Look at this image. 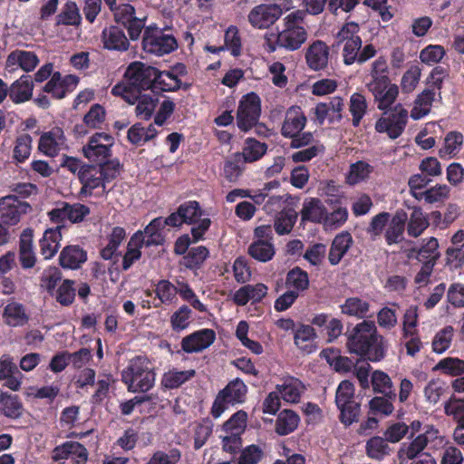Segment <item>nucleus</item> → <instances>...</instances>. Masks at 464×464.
Listing matches in <instances>:
<instances>
[{
	"mask_svg": "<svg viewBox=\"0 0 464 464\" xmlns=\"http://www.w3.org/2000/svg\"><path fill=\"white\" fill-rule=\"evenodd\" d=\"M158 73L157 67L140 61L132 62L127 66L123 80L111 88V93L122 98L126 102H133L140 92L147 90L159 93Z\"/></svg>",
	"mask_w": 464,
	"mask_h": 464,
	"instance_id": "f257e3e1",
	"label": "nucleus"
},
{
	"mask_svg": "<svg viewBox=\"0 0 464 464\" xmlns=\"http://www.w3.org/2000/svg\"><path fill=\"white\" fill-rule=\"evenodd\" d=\"M346 345L351 353L371 362H380L386 354L384 338L378 334L372 321L364 320L357 324L347 334Z\"/></svg>",
	"mask_w": 464,
	"mask_h": 464,
	"instance_id": "f03ea898",
	"label": "nucleus"
},
{
	"mask_svg": "<svg viewBox=\"0 0 464 464\" xmlns=\"http://www.w3.org/2000/svg\"><path fill=\"white\" fill-rule=\"evenodd\" d=\"M370 75L372 80L367 87L374 97L377 108L380 111L388 110L399 95V87L392 83L387 61L383 56L372 63Z\"/></svg>",
	"mask_w": 464,
	"mask_h": 464,
	"instance_id": "7ed1b4c3",
	"label": "nucleus"
},
{
	"mask_svg": "<svg viewBox=\"0 0 464 464\" xmlns=\"http://www.w3.org/2000/svg\"><path fill=\"white\" fill-rule=\"evenodd\" d=\"M155 372L151 362L145 356H135L121 372V381L133 392H146L155 383Z\"/></svg>",
	"mask_w": 464,
	"mask_h": 464,
	"instance_id": "20e7f679",
	"label": "nucleus"
},
{
	"mask_svg": "<svg viewBox=\"0 0 464 464\" xmlns=\"http://www.w3.org/2000/svg\"><path fill=\"white\" fill-rule=\"evenodd\" d=\"M305 16V11L295 10L284 18L285 28L277 34L276 38L280 47L295 51L305 43L308 35L304 28Z\"/></svg>",
	"mask_w": 464,
	"mask_h": 464,
	"instance_id": "39448f33",
	"label": "nucleus"
},
{
	"mask_svg": "<svg viewBox=\"0 0 464 464\" xmlns=\"http://www.w3.org/2000/svg\"><path fill=\"white\" fill-rule=\"evenodd\" d=\"M178 48V41L172 34H167L156 24L145 28L142 37L144 52L156 56L169 54Z\"/></svg>",
	"mask_w": 464,
	"mask_h": 464,
	"instance_id": "423d86ee",
	"label": "nucleus"
},
{
	"mask_svg": "<svg viewBox=\"0 0 464 464\" xmlns=\"http://www.w3.org/2000/svg\"><path fill=\"white\" fill-rule=\"evenodd\" d=\"M408 122V111L401 103L390 111H383L382 115L375 122V130L386 133L392 140H396L404 131Z\"/></svg>",
	"mask_w": 464,
	"mask_h": 464,
	"instance_id": "0eeeda50",
	"label": "nucleus"
},
{
	"mask_svg": "<svg viewBox=\"0 0 464 464\" xmlns=\"http://www.w3.org/2000/svg\"><path fill=\"white\" fill-rule=\"evenodd\" d=\"M261 114V100L256 92L243 95L237 111V125L246 132L256 126Z\"/></svg>",
	"mask_w": 464,
	"mask_h": 464,
	"instance_id": "6e6552de",
	"label": "nucleus"
},
{
	"mask_svg": "<svg viewBox=\"0 0 464 464\" xmlns=\"http://www.w3.org/2000/svg\"><path fill=\"white\" fill-rule=\"evenodd\" d=\"M114 145V139L106 132H96L90 137L88 143L83 146V155L90 162L98 165L111 159V148Z\"/></svg>",
	"mask_w": 464,
	"mask_h": 464,
	"instance_id": "1a4fd4ad",
	"label": "nucleus"
},
{
	"mask_svg": "<svg viewBox=\"0 0 464 464\" xmlns=\"http://www.w3.org/2000/svg\"><path fill=\"white\" fill-rule=\"evenodd\" d=\"M304 391V384L298 379L291 378L277 385L276 390L265 399L263 406H281V399L287 403H298Z\"/></svg>",
	"mask_w": 464,
	"mask_h": 464,
	"instance_id": "9d476101",
	"label": "nucleus"
},
{
	"mask_svg": "<svg viewBox=\"0 0 464 464\" xmlns=\"http://www.w3.org/2000/svg\"><path fill=\"white\" fill-rule=\"evenodd\" d=\"M371 382L374 392L382 396L372 399L368 406H392L396 392L390 376L384 372L375 371L372 374Z\"/></svg>",
	"mask_w": 464,
	"mask_h": 464,
	"instance_id": "9b49d317",
	"label": "nucleus"
},
{
	"mask_svg": "<svg viewBox=\"0 0 464 464\" xmlns=\"http://www.w3.org/2000/svg\"><path fill=\"white\" fill-rule=\"evenodd\" d=\"M283 14L279 5L261 4L255 6L248 14L249 24L257 29H266L273 25Z\"/></svg>",
	"mask_w": 464,
	"mask_h": 464,
	"instance_id": "f8f14e48",
	"label": "nucleus"
},
{
	"mask_svg": "<svg viewBox=\"0 0 464 464\" xmlns=\"http://www.w3.org/2000/svg\"><path fill=\"white\" fill-rule=\"evenodd\" d=\"M30 209V204L20 200L16 196L9 195L0 198V218L4 224H17L21 216Z\"/></svg>",
	"mask_w": 464,
	"mask_h": 464,
	"instance_id": "ddd939ff",
	"label": "nucleus"
},
{
	"mask_svg": "<svg viewBox=\"0 0 464 464\" xmlns=\"http://www.w3.org/2000/svg\"><path fill=\"white\" fill-rule=\"evenodd\" d=\"M79 82V78L72 74L62 76L60 72H54L44 86V92L51 94L53 99H63L72 92Z\"/></svg>",
	"mask_w": 464,
	"mask_h": 464,
	"instance_id": "4468645a",
	"label": "nucleus"
},
{
	"mask_svg": "<svg viewBox=\"0 0 464 464\" xmlns=\"http://www.w3.org/2000/svg\"><path fill=\"white\" fill-rule=\"evenodd\" d=\"M66 138L63 130L53 127L41 134L38 140V150L47 157H56L65 146Z\"/></svg>",
	"mask_w": 464,
	"mask_h": 464,
	"instance_id": "2eb2a0df",
	"label": "nucleus"
},
{
	"mask_svg": "<svg viewBox=\"0 0 464 464\" xmlns=\"http://www.w3.org/2000/svg\"><path fill=\"white\" fill-rule=\"evenodd\" d=\"M79 180L82 183L81 194L92 195L96 188H102V194H107L106 183L96 165H83L79 169Z\"/></svg>",
	"mask_w": 464,
	"mask_h": 464,
	"instance_id": "dca6fc26",
	"label": "nucleus"
},
{
	"mask_svg": "<svg viewBox=\"0 0 464 464\" xmlns=\"http://www.w3.org/2000/svg\"><path fill=\"white\" fill-rule=\"evenodd\" d=\"M216 339L212 329L204 328L185 336L181 340V349L187 353L202 352L209 347Z\"/></svg>",
	"mask_w": 464,
	"mask_h": 464,
	"instance_id": "f3484780",
	"label": "nucleus"
},
{
	"mask_svg": "<svg viewBox=\"0 0 464 464\" xmlns=\"http://www.w3.org/2000/svg\"><path fill=\"white\" fill-rule=\"evenodd\" d=\"M329 56V47L322 40L314 41L306 49L304 55L308 68L314 72L327 68Z\"/></svg>",
	"mask_w": 464,
	"mask_h": 464,
	"instance_id": "a211bd4d",
	"label": "nucleus"
},
{
	"mask_svg": "<svg viewBox=\"0 0 464 464\" xmlns=\"http://www.w3.org/2000/svg\"><path fill=\"white\" fill-rule=\"evenodd\" d=\"M246 394V386L239 379L229 382L217 395L212 406L243 403Z\"/></svg>",
	"mask_w": 464,
	"mask_h": 464,
	"instance_id": "6ab92c4d",
	"label": "nucleus"
},
{
	"mask_svg": "<svg viewBox=\"0 0 464 464\" xmlns=\"http://www.w3.org/2000/svg\"><path fill=\"white\" fill-rule=\"evenodd\" d=\"M161 217L155 218L146 226L144 232L138 231L131 237V243L138 241L146 246L162 245L165 241Z\"/></svg>",
	"mask_w": 464,
	"mask_h": 464,
	"instance_id": "aec40b11",
	"label": "nucleus"
},
{
	"mask_svg": "<svg viewBox=\"0 0 464 464\" xmlns=\"http://www.w3.org/2000/svg\"><path fill=\"white\" fill-rule=\"evenodd\" d=\"M408 214L404 209H397L388 222L384 233L385 242L388 246L401 243L404 239Z\"/></svg>",
	"mask_w": 464,
	"mask_h": 464,
	"instance_id": "412c9836",
	"label": "nucleus"
},
{
	"mask_svg": "<svg viewBox=\"0 0 464 464\" xmlns=\"http://www.w3.org/2000/svg\"><path fill=\"white\" fill-rule=\"evenodd\" d=\"M306 121V117L301 107L291 106L285 112L281 135L285 138L295 136L304 129Z\"/></svg>",
	"mask_w": 464,
	"mask_h": 464,
	"instance_id": "4be33fe9",
	"label": "nucleus"
},
{
	"mask_svg": "<svg viewBox=\"0 0 464 464\" xmlns=\"http://www.w3.org/2000/svg\"><path fill=\"white\" fill-rule=\"evenodd\" d=\"M440 256L439 242L434 237L422 239L420 247H411L408 253V257L411 259L415 258L424 264L431 262L433 265H436Z\"/></svg>",
	"mask_w": 464,
	"mask_h": 464,
	"instance_id": "5701e85b",
	"label": "nucleus"
},
{
	"mask_svg": "<svg viewBox=\"0 0 464 464\" xmlns=\"http://www.w3.org/2000/svg\"><path fill=\"white\" fill-rule=\"evenodd\" d=\"M86 261L87 251L79 245H68L59 255V264L64 269H79Z\"/></svg>",
	"mask_w": 464,
	"mask_h": 464,
	"instance_id": "b1692460",
	"label": "nucleus"
},
{
	"mask_svg": "<svg viewBox=\"0 0 464 464\" xmlns=\"http://www.w3.org/2000/svg\"><path fill=\"white\" fill-rule=\"evenodd\" d=\"M353 245L352 235L347 231L337 234L330 246L328 261L332 266H337Z\"/></svg>",
	"mask_w": 464,
	"mask_h": 464,
	"instance_id": "393cba45",
	"label": "nucleus"
},
{
	"mask_svg": "<svg viewBox=\"0 0 464 464\" xmlns=\"http://www.w3.org/2000/svg\"><path fill=\"white\" fill-rule=\"evenodd\" d=\"M65 228V225H62L44 231L43 237L39 241V246L41 255L45 259L52 258L57 253L62 240V230Z\"/></svg>",
	"mask_w": 464,
	"mask_h": 464,
	"instance_id": "a878e982",
	"label": "nucleus"
},
{
	"mask_svg": "<svg viewBox=\"0 0 464 464\" xmlns=\"http://www.w3.org/2000/svg\"><path fill=\"white\" fill-rule=\"evenodd\" d=\"M430 222L428 216L420 206L411 208V213L408 216L406 222V232L410 237L417 238L420 237L430 227Z\"/></svg>",
	"mask_w": 464,
	"mask_h": 464,
	"instance_id": "bb28decb",
	"label": "nucleus"
},
{
	"mask_svg": "<svg viewBox=\"0 0 464 464\" xmlns=\"http://www.w3.org/2000/svg\"><path fill=\"white\" fill-rule=\"evenodd\" d=\"M34 82L31 75L24 74L8 88V95L13 102L18 104L32 98Z\"/></svg>",
	"mask_w": 464,
	"mask_h": 464,
	"instance_id": "cd10ccee",
	"label": "nucleus"
},
{
	"mask_svg": "<svg viewBox=\"0 0 464 464\" xmlns=\"http://www.w3.org/2000/svg\"><path fill=\"white\" fill-rule=\"evenodd\" d=\"M301 223H321L326 218V208L317 198H306L300 212Z\"/></svg>",
	"mask_w": 464,
	"mask_h": 464,
	"instance_id": "c85d7f7f",
	"label": "nucleus"
},
{
	"mask_svg": "<svg viewBox=\"0 0 464 464\" xmlns=\"http://www.w3.org/2000/svg\"><path fill=\"white\" fill-rule=\"evenodd\" d=\"M102 43L105 49L126 51L130 43L124 32L118 26H110L102 31Z\"/></svg>",
	"mask_w": 464,
	"mask_h": 464,
	"instance_id": "c756f323",
	"label": "nucleus"
},
{
	"mask_svg": "<svg viewBox=\"0 0 464 464\" xmlns=\"http://www.w3.org/2000/svg\"><path fill=\"white\" fill-rule=\"evenodd\" d=\"M267 144L261 142L255 138H247L245 140L242 152H237V159L241 158L243 162L251 163L259 160L267 151Z\"/></svg>",
	"mask_w": 464,
	"mask_h": 464,
	"instance_id": "7c9ffc66",
	"label": "nucleus"
},
{
	"mask_svg": "<svg viewBox=\"0 0 464 464\" xmlns=\"http://www.w3.org/2000/svg\"><path fill=\"white\" fill-rule=\"evenodd\" d=\"M315 337L314 329L308 324H298L294 333L295 344L306 353L315 351V345L314 344Z\"/></svg>",
	"mask_w": 464,
	"mask_h": 464,
	"instance_id": "2f4dec72",
	"label": "nucleus"
},
{
	"mask_svg": "<svg viewBox=\"0 0 464 464\" xmlns=\"http://www.w3.org/2000/svg\"><path fill=\"white\" fill-rule=\"evenodd\" d=\"M158 135V130L153 124H150L145 128L141 123L133 124L127 132V140L130 143L135 146H141L148 141L155 139Z\"/></svg>",
	"mask_w": 464,
	"mask_h": 464,
	"instance_id": "473e14b6",
	"label": "nucleus"
},
{
	"mask_svg": "<svg viewBox=\"0 0 464 464\" xmlns=\"http://www.w3.org/2000/svg\"><path fill=\"white\" fill-rule=\"evenodd\" d=\"M39 63L37 55L29 51L16 50L10 53L6 59V66L18 64L24 71L32 72Z\"/></svg>",
	"mask_w": 464,
	"mask_h": 464,
	"instance_id": "72a5a7b5",
	"label": "nucleus"
},
{
	"mask_svg": "<svg viewBox=\"0 0 464 464\" xmlns=\"http://www.w3.org/2000/svg\"><path fill=\"white\" fill-rule=\"evenodd\" d=\"M247 254L258 262L266 263L274 258L276 249L273 242L254 240L248 246Z\"/></svg>",
	"mask_w": 464,
	"mask_h": 464,
	"instance_id": "f704fd0d",
	"label": "nucleus"
},
{
	"mask_svg": "<svg viewBox=\"0 0 464 464\" xmlns=\"http://www.w3.org/2000/svg\"><path fill=\"white\" fill-rule=\"evenodd\" d=\"M158 102V98H154L150 94H142V92H140L133 102L128 103L131 105L136 103L135 114L137 118L140 120L148 121L153 115Z\"/></svg>",
	"mask_w": 464,
	"mask_h": 464,
	"instance_id": "c9c22d12",
	"label": "nucleus"
},
{
	"mask_svg": "<svg viewBox=\"0 0 464 464\" xmlns=\"http://www.w3.org/2000/svg\"><path fill=\"white\" fill-rule=\"evenodd\" d=\"M435 95L436 92L433 89L423 90L415 100V105L411 111V117L413 120H420L429 114L432 102L435 100Z\"/></svg>",
	"mask_w": 464,
	"mask_h": 464,
	"instance_id": "e433bc0d",
	"label": "nucleus"
},
{
	"mask_svg": "<svg viewBox=\"0 0 464 464\" xmlns=\"http://www.w3.org/2000/svg\"><path fill=\"white\" fill-rule=\"evenodd\" d=\"M299 420V416L295 411L285 408L277 416L276 432L281 436L292 433L297 428Z\"/></svg>",
	"mask_w": 464,
	"mask_h": 464,
	"instance_id": "4c0bfd02",
	"label": "nucleus"
},
{
	"mask_svg": "<svg viewBox=\"0 0 464 464\" xmlns=\"http://www.w3.org/2000/svg\"><path fill=\"white\" fill-rule=\"evenodd\" d=\"M285 285L286 288L298 294L304 292L309 287L308 273L299 266H295L287 272Z\"/></svg>",
	"mask_w": 464,
	"mask_h": 464,
	"instance_id": "58836bf2",
	"label": "nucleus"
},
{
	"mask_svg": "<svg viewBox=\"0 0 464 464\" xmlns=\"http://www.w3.org/2000/svg\"><path fill=\"white\" fill-rule=\"evenodd\" d=\"M209 256V250L204 246L191 247L182 257L180 264L189 270L199 269Z\"/></svg>",
	"mask_w": 464,
	"mask_h": 464,
	"instance_id": "ea45409f",
	"label": "nucleus"
},
{
	"mask_svg": "<svg viewBox=\"0 0 464 464\" xmlns=\"http://www.w3.org/2000/svg\"><path fill=\"white\" fill-rule=\"evenodd\" d=\"M427 435H418L411 442L401 444L398 451V457L401 461L405 459H413L422 454V450L427 446Z\"/></svg>",
	"mask_w": 464,
	"mask_h": 464,
	"instance_id": "a19ab883",
	"label": "nucleus"
},
{
	"mask_svg": "<svg viewBox=\"0 0 464 464\" xmlns=\"http://www.w3.org/2000/svg\"><path fill=\"white\" fill-rule=\"evenodd\" d=\"M298 218L297 212L293 208H285L275 218L274 228L279 236L289 234Z\"/></svg>",
	"mask_w": 464,
	"mask_h": 464,
	"instance_id": "79ce46f5",
	"label": "nucleus"
},
{
	"mask_svg": "<svg viewBox=\"0 0 464 464\" xmlns=\"http://www.w3.org/2000/svg\"><path fill=\"white\" fill-rule=\"evenodd\" d=\"M3 317L5 324L10 326L24 325L28 320L24 305L16 302L9 303L5 306Z\"/></svg>",
	"mask_w": 464,
	"mask_h": 464,
	"instance_id": "37998d69",
	"label": "nucleus"
},
{
	"mask_svg": "<svg viewBox=\"0 0 464 464\" xmlns=\"http://www.w3.org/2000/svg\"><path fill=\"white\" fill-rule=\"evenodd\" d=\"M125 237V229L121 227H114L108 236V244L100 251L102 258L104 260L111 259Z\"/></svg>",
	"mask_w": 464,
	"mask_h": 464,
	"instance_id": "c03bdc74",
	"label": "nucleus"
},
{
	"mask_svg": "<svg viewBox=\"0 0 464 464\" xmlns=\"http://www.w3.org/2000/svg\"><path fill=\"white\" fill-rule=\"evenodd\" d=\"M373 170L374 168L364 160H358L352 163L346 177V182L353 186L365 181Z\"/></svg>",
	"mask_w": 464,
	"mask_h": 464,
	"instance_id": "a18cd8bd",
	"label": "nucleus"
},
{
	"mask_svg": "<svg viewBox=\"0 0 464 464\" xmlns=\"http://www.w3.org/2000/svg\"><path fill=\"white\" fill-rule=\"evenodd\" d=\"M196 374L195 370L179 371L177 369L169 370L162 376L161 383L169 389H175L193 378Z\"/></svg>",
	"mask_w": 464,
	"mask_h": 464,
	"instance_id": "49530a36",
	"label": "nucleus"
},
{
	"mask_svg": "<svg viewBox=\"0 0 464 464\" xmlns=\"http://www.w3.org/2000/svg\"><path fill=\"white\" fill-rule=\"evenodd\" d=\"M81 20L82 17L75 2L68 1L56 16L55 25H79Z\"/></svg>",
	"mask_w": 464,
	"mask_h": 464,
	"instance_id": "de8ad7c7",
	"label": "nucleus"
},
{
	"mask_svg": "<svg viewBox=\"0 0 464 464\" xmlns=\"http://www.w3.org/2000/svg\"><path fill=\"white\" fill-rule=\"evenodd\" d=\"M157 87L159 93L163 92H176L181 88V80L176 75L175 72L160 71L158 69Z\"/></svg>",
	"mask_w": 464,
	"mask_h": 464,
	"instance_id": "09e8293b",
	"label": "nucleus"
},
{
	"mask_svg": "<svg viewBox=\"0 0 464 464\" xmlns=\"http://www.w3.org/2000/svg\"><path fill=\"white\" fill-rule=\"evenodd\" d=\"M367 109L368 104L366 99L362 93L355 92L351 96L349 111L353 116L352 121L353 127H358L360 125Z\"/></svg>",
	"mask_w": 464,
	"mask_h": 464,
	"instance_id": "8fccbe9b",
	"label": "nucleus"
},
{
	"mask_svg": "<svg viewBox=\"0 0 464 464\" xmlns=\"http://www.w3.org/2000/svg\"><path fill=\"white\" fill-rule=\"evenodd\" d=\"M179 213L185 224L196 225L203 215L199 203L196 200H188L179 206Z\"/></svg>",
	"mask_w": 464,
	"mask_h": 464,
	"instance_id": "3c124183",
	"label": "nucleus"
},
{
	"mask_svg": "<svg viewBox=\"0 0 464 464\" xmlns=\"http://www.w3.org/2000/svg\"><path fill=\"white\" fill-rule=\"evenodd\" d=\"M342 312L351 316L358 318H364L370 309V304L359 297H349L345 300L344 304L341 306Z\"/></svg>",
	"mask_w": 464,
	"mask_h": 464,
	"instance_id": "603ef678",
	"label": "nucleus"
},
{
	"mask_svg": "<svg viewBox=\"0 0 464 464\" xmlns=\"http://www.w3.org/2000/svg\"><path fill=\"white\" fill-rule=\"evenodd\" d=\"M33 139L30 134L24 133L16 137L13 150V158L17 162H24L31 155Z\"/></svg>",
	"mask_w": 464,
	"mask_h": 464,
	"instance_id": "864d4df0",
	"label": "nucleus"
},
{
	"mask_svg": "<svg viewBox=\"0 0 464 464\" xmlns=\"http://www.w3.org/2000/svg\"><path fill=\"white\" fill-rule=\"evenodd\" d=\"M223 46L225 50L229 51L234 57H238L241 54L242 42L237 26L230 25L226 30Z\"/></svg>",
	"mask_w": 464,
	"mask_h": 464,
	"instance_id": "5fc2aeb1",
	"label": "nucleus"
},
{
	"mask_svg": "<svg viewBox=\"0 0 464 464\" xmlns=\"http://www.w3.org/2000/svg\"><path fill=\"white\" fill-rule=\"evenodd\" d=\"M386 438L379 436L371 438L366 443V453L372 459H382L389 454L390 449Z\"/></svg>",
	"mask_w": 464,
	"mask_h": 464,
	"instance_id": "6e6d98bb",
	"label": "nucleus"
},
{
	"mask_svg": "<svg viewBox=\"0 0 464 464\" xmlns=\"http://www.w3.org/2000/svg\"><path fill=\"white\" fill-rule=\"evenodd\" d=\"M454 329L450 325H447L439 331L432 341V350L436 353H444L452 342Z\"/></svg>",
	"mask_w": 464,
	"mask_h": 464,
	"instance_id": "4d7b16f0",
	"label": "nucleus"
},
{
	"mask_svg": "<svg viewBox=\"0 0 464 464\" xmlns=\"http://www.w3.org/2000/svg\"><path fill=\"white\" fill-rule=\"evenodd\" d=\"M463 143V136L459 131L449 132L444 139V146L440 150L439 154L441 158L446 155H456Z\"/></svg>",
	"mask_w": 464,
	"mask_h": 464,
	"instance_id": "13d9d810",
	"label": "nucleus"
},
{
	"mask_svg": "<svg viewBox=\"0 0 464 464\" xmlns=\"http://www.w3.org/2000/svg\"><path fill=\"white\" fill-rule=\"evenodd\" d=\"M73 285V280L64 279L57 288L55 299L61 305L69 306L73 303L76 294Z\"/></svg>",
	"mask_w": 464,
	"mask_h": 464,
	"instance_id": "bf43d9fd",
	"label": "nucleus"
},
{
	"mask_svg": "<svg viewBox=\"0 0 464 464\" xmlns=\"http://www.w3.org/2000/svg\"><path fill=\"white\" fill-rule=\"evenodd\" d=\"M434 370H440L450 376H459L464 372V361L459 358L447 357L440 360Z\"/></svg>",
	"mask_w": 464,
	"mask_h": 464,
	"instance_id": "052dcab7",
	"label": "nucleus"
},
{
	"mask_svg": "<svg viewBox=\"0 0 464 464\" xmlns=\"http://www.w3.org/2000/svg\"><path fill=\"white\" fill-rule=\"evenodd\" d=\"M359 32L360 26L357 23H345L335 34V45L339 47L342 44H344L345 43H349L350 41H354L356 38H361V36L359 35Z\"/></svg>",
	"mask_w": 464,
	"mask_h": 464,
	"instance_id": "680f3d73",
	"label": "nucleus"
},
{
	"mask_svg": "<svg viewBox=\"0 0 464 464\" xmlns=\"http://www.w3.org/2000/svg\"><path fill=\"white\" fill-rule=\"evenodd\" d=\"M97 167L100 169L102 179L107 184L114 180L120 175L122 165L119 159L114 158L98 164Z\"/></svg>",
	"mask_w": 464,
	"mask_h": 464,
	"instance_id": "e2e57ef3",
	"label": "nucleus"
},
{
	"mask_svg": "<svg viewBox=\"0 0 464 464\" xmlns=\"http://www.w3.org/2000/svg\"><path fill=\"white\" fill-rule=\"evenodd\" d=\"M191 316L192 310L188 305L180 306L170 317L172 330L179 332L188 328Z\"/></svg>",
	"mask_w": 464,
	"mask_h": 464,
	"instance_id": "0e129e2a",
	"label": "nucleus"
},
{
	"mask_svg": "<svg viewBox=\"0 0 464 464\" xmlns=\"http://www.w3.org/2000/svg\"><path fill=\"white\" fill-rule=\"evenodd\" d=\"M105 110L104 108L95 103L93 104L88 112L83 117V124L91 129H100L102 123L105 121Z\"/></svg>",
	"mask_w": 464,
	"mask_h": 464,
	"instance_id": "69168bd1",
	"label": "nucleus"
},
{
	"mask_svg": "<svg viewBox=\"0 0 464 464\" xmlns=\"http://www.w3.org/2000/svg\"><path fill=\"white\" fill-rule=\"evenodd\" d=\"M62 279V273L55 266H49L45 269L40 278V285L45 288L47 292L53 295L59 281Z\"/></svg>",
	"mask_w": 464,
	"mask_h": 464,
	"instance_id": "338daca9",
	"label": "nucleus"
},
{
	"mask_svg": "<svg viewBox=\"0 0 464 464\" xmlns=\"http://www.w3.org/2000/svg\"><path fill=\"white\" fill-rule=\"evenodd\" d=\"M181 458V452L179 449L173 448L168 453L156 451L147 464H177Z\"/></svg>",
	"mask_w": 464,
	"mask_h": 464,
	"instance_id": "774afa93",
	"label": "nucleus"
}]
</instances>
